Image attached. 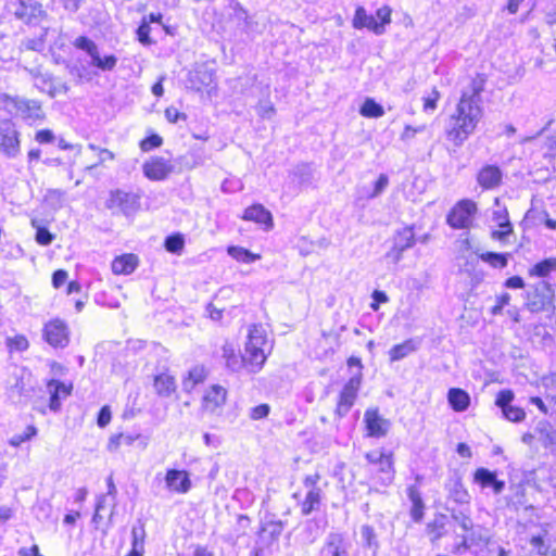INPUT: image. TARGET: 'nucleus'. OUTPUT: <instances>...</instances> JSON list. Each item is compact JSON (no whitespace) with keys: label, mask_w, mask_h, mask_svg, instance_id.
<instances>
[{"label":"nucleus","mask_w":556,"mask_h":556,"mask_svg":"<svg viewBox=\"0 0 556 556\" xmlns=\"http://www.w3.org/2000/svg\"><path fill=\"white\" fill-rule=\"evenodd\" d=\"M513 400L514 393L510 390H502L498 392L495 403L502 410H504V408L510 406Z\"/></svg>","instance_id":"49"},{"label":"nucleus","mask_w":556,"mask_h":556,"mask_svg":"<svg viewBox=\"0 0 556 556\" xmlns=\"http://www.w3.org/2000/svg\"><path fill=\"white\" fill-rule=\"evenodd\" d=\"M447 401L455 412H464L470 404V396L463 389L452 388L448 390Z\"/></svg>","instance_id":"28"},{"label":"nucleus","mask_w":556,"mask_h":556,"mask_svg":"<svg viewBox=\"0 0 556 556\" xmlns=\"http://www.w3.org/2000/svg\"><path fill=\"white\" fill-rule=\"evenodd\" d=\"M532 291H528L527 306L531 312H542L552 304L554 291L546 281L535 283Z\"/></svg>","instance_id":"10"},{"label":"nucleus","mask_w":556,"mask_h":556,"mask_svg":"<svg viewBox=\"0 0 556 556\" xmlns=\"http://www.w3.org/2000/svg\"><path fill=\"white\" fill-rule=\"evenodd\" d=\"M131 538H132V542H131L132 548L144 549L146 530H144V525L141 520H138L137 523L132 527Z\"/></svg>","instance_id":"44"},{"label":"nucleus","mask_w":556,"mask_h":556,"mask_svg":"<svg viewBox=\"0 0 556 556\" xmlns=\"http://www.w3.org/2000/svg\"><path fill=\"white\" fill-rule=\"evenodd\" d=\"M227 391L220 386H213L203 397V406L206 410L214 413L226 402Z\"/></svg>","instance_id":"22"},{"label":"nucleus","mask_w":556,"mask_h":556,"mask_svg":"<svg viewBox=\"0 0 556 556\" xmlns=\"http://www.w3.org/2000/svg\"><path fill=\"white\" fill-rule=\"evenodd\" d=\"M394 245L400 251H405L415 244V235L412 227H405L394 236Z\"/></svg>","instance_id":"33"},{"label":"nucleus","mask_w":556,"mask_h":556,"mask_svg":"<svg viewBox=\"0 0 556 556\" xmlns=\"http://www.w3.org/2000/svg\"><path fill=\"white\" fill-rule=\"evenodd\" d=\"M556 270V258H546L535 264L530 270V276L547 277L551 271Z\"/></svg>","instance_id":"38"},{"label":"nucleus","mask_w":556,"mask_h":556,"mask_svg":"<svg viewBox=\"0 0 556 556\" xmlns=\"http://www.w3.org/2000/svg\"><path fill=\"white\" fill-rule=\"evenodd\" d=\"M242 218L257 224H264L267 228L273 227V216L262 204H253L249 206L244 211Z\"/></svg>","instance_id":"24"},{"label":"nucleus","mask_w":556,"mask_h":556,"mask_svg":"<svg viewBox=\"0 0 556 556\" xmlns=\"http://www.w3.org/2000/svg\"><path fill=\"white\" fill-rule=\"evenodd\" d=\"M492 222L495 223L497 227H508L511 225L508 218V212L505 207L500 205L498 199L495 200V208L492 212Z\"/></svg>","instance_id":"43"},{"label":"nucleus","mask_w":556,"mask_h":556,"mask_svg":"<svg viewBox=\"0 0 556 556\" xmlns=\"http://www.w3.org/2000/svg\"><path fill=\"white\" fill-rule=\"evenodd\" d=\"M111 418H112L111 409L108 405H105L100 409V412L98 414L97 424L100 428H104L110 424Z\"/></svg>","instance_id":"59"},{"label":"nucleus","mask_w":556,"mask_h":556,"mask_svg":"<svg viewBox=\"0 0 556 556\" xmlns=\"http://www.w3.org/2000/svg\"><path fill=\"white\" fill-rule=\"evenodd\" d=\"M185 245V239L181 233L170 235L165 239L164 247L166 251L180 255Z\"/></svg>","instance_id":"42"},{"label":"nucleus","mask_w":556,"mask_h":556,"mask_svg":"<svg viewBox=\"0 0 556 556\" xmlns=\"http://www.w3.org/2000/svg\"><path fill=\"white\" fill-rule=\"evenodd\" d=\"M473 481L482 489L492 488L495 494L502 493L505 488V482L497 479L496 472L482 467L475 471Z\"/></svg>","instance_id":"18"},{"label":"nucleus","mask_w":556,"mask_h":556,"mask_svg":"<svg viewBox=\"0 0 556 556\" xmlns=\"http://www.w3.org/2000/svg\"><path fill=\"white\" fill-rule=\"evenodd\" d=\"M502 413L506 419L514 422H519L523 420L526 417V413L523 412V409L513 405L508 406L507 408H504Z\"/></svg>","instance_id":"48"},{"label":"nucleus","mask_w":556,"mask_h":556,"mask_svg":"<svg viewBox=\"0 0 556 556\" xmlns=\"http://www.w3.org/2000/svg\"><path fill=\"white\" fill-rule=\"evenodd\" d=\"M67 279V271L63 269H58L52 275V285L54 288H60L65 283Z\"/></svg>","instance_id":"64"},{"label":"nucleus","mask_w":556,"mask_h":556,"mask_svg":"<svg viewBox=\"0 0 556 556\" xmlns=\"http://www.w3.org/2000/svg\"><path fill=\"white\" fill-rule=\"evenodd\" d=\"M407 496L412 502L410 515L415 521H420L424 516V502L421 494L416 485H410L407 489Z\"/></svg>","instance_id":"30"},{"label":"nucleus","mask_w":556,"mask_h":556,"mask_svg":"<svg viewBox=\"0 0 556 556\" xmlns=\"http://www.w3.org/2000/svg\"><path fill=\"white\" fill-rule=\"evenodd\" d=\"M361 539L363 546L370 549L372 555H376L379 548V542L377 534L371 526L364 525L361 527Z\"/></svg>","instance_id":"34"},{"label":"nucleus","mask_w":556,"mask_h":556,"mask_svg":"<svg viewBox=\"0 0 556 556\" xmlns=\"http://www.w3.org/2000/svg\"><path fill=\"white\" fill-rule=\"evenodd\" d=\"M24 70L34 79L35 86L42 92H47L50 97H55L56 88L53 86L52 75L42 72L40 67H24Z\"/></svg>","instance_id":"20"},{"label":"nucleus","mask_w":556,"mask_h":556,"mask_svg":"<svg viewBox=\"0 0 556 556\" xmlns=\"http://www.w3.org/2000/svg\"><path fill=\"white\" fill-rule=\"evenodd\" d=\"M165 117L169 123H177L179 119H187L186 114L180 113L176 108H167L165 110Z\"/></svg>","instance_id":"63"},{"label":"nucleus","mask_w":556,"mask_h":556,"mask_svg":"<svg viewBox=\"0 0 556 556\" xmlns=\"http://www.w3.org/2000/svg\"><path fill=\"white\" fill-rule=\"evenodd\" d=\"M48 392L50 393V409L53 412L59 410L61 396L65 397L71 393V387L65 386L59 380H50L47 384Z\"/></svg>","instance_id":"25"},{"label":"nucleus","mask_w":556,"mask_h":556,"mask_svg":"<svg viewBox=\"0 0 556 556\" xmlns=\"http://www.w3.org/2000/svg\"><path fill=\"white\" fill-rule=\"evenodd\" d=\"M149 34H150V26H149V23L147 22V20L144 18L143 22L140 24V26L137 29L138 40L142 45H150L151 39H150Z\"/></svg>","instance_id":"53"},{"label":"nucleus","mask_w":556,"mask_h":556,"mask_svg":"<svg viewBox=\"0 0 556 556\" xmlns=\"http://www.w3.org/2000/svg\"><path fill=\"white\" fill-rule=\"evenodd\" d=\"M510 301V294L505 292L502 295L496 298V304L491 308V314L496 316L502 313V309L505 305H508Z\"/></svg>","instance_id":"56"},{"label":"nucleus","mask_w":556,"mask_h":556,"mask_svg":"<svg viewBox=\"0 0 556 556\" xmlns=\"http://www.w3.org/2000/svg\"><path fill=\"white\" fill-rule=\"evenodd\" d=\"M43 338L53 348H65L70 342L67 325L61 319L50 320L45 325Z\"/></svg>","instance_id":"12"},{"label":"nucleus","mask_w":556,"mask_h":556,"mask_svg":"<svg viewBox=\"0 0 556 556\" xmlns=\"http://www.w3.org/2000/svg\"><path fill=\"white\" fill-rule=\"evenodd\" d=\"M366 459L371 466L370 471L378 475V479L382 485H389L392 483L395 472L392 453L376 450L367 453Z\"/></svg>","instance_id":"5"},{"label":"nucleus","mask_w":556,"mask_h":556,"mask_svg":"<svg viewBox=\"0 0 556 556\" xmlns=\"http://www.w3.org/2000/svg\"><path fill=\"white\" fill-rule=\"evenodd\" d=\"M193 79H197L201 86H210L213 84V73L207 70H198L193 74Z\"/></svg>","instance_id":"52"},{"label":"nucleus","mask_w":556,"mask_h":556,"mask_svg":"<svg viewBox=\"0 0 556 556\" xmlns=\"http://www.w3.org/2000/svg\"><path fill=\"white\" fill-rule=\"evenodd\" d=\"M18 131L10 119L0 122V151L8 157L13 159L20 154Z\"/></svg>","instance_id":"9"},{"label":"nucleus","mask_w":556,"mask_h":556,"mask_svg":"<svg viewBox=\"0 0 556 556\" xmlns=\"http://www.w3.org/2000/svg\"><path fill=\"white\" fill-rule=\"evenodd\" d=\"M138 265V258L134 254H124L112 262V271L116 275H129Z\"/></svg>","instance_id":"26"},{"label":"nucleus","mask_w":556,"mask_h":556,"mask_svg":"<svg viewBox=\"0 0 556 556\" xmlns=\"http://www.w3.org/2000/svg\"><path fill=\"white\" fill-rule=\"evenodd\" d=\"M479 257L494 268H504L507 266L508 263L506 254H501L496 252L481 253Z\"/></svg>","instance_id":"40"},{"label":"nucleus","mask_w":556,"mask_h":556,"mask_svg":"<svg viewBox=\"0 0 556 556\" xmlns=\"http://www.w3.org/2000/svg\"><path fill=\"white\" fill-rule=\"evenodd\" d=\"M448 496L455 503L458 504H468L470 500V495L467 490L464 488L463 483L459 479L452 481L448 488Z\"/></svg>","instance_id":"36"},{"label":"nucleus","mask_w":556,"mask_h":556,"mask_svg":"<svg viewBox=\"0 0 556 556\" xmlns=\"http://www.w3.org/2000/svg\"><path fill=\"white\" fill-rule=\"evenodd\" d=\"M223 357L226 359V366L230 370L239 371L244 367L250 372V365L245 359V354L242 356L237 355L231 345L226 344L223 346Z\"/></svg>","instance_id":"27"},{"label":"nucleus","mask_w":556,"mask_h":556,"mask_svg":"<svg viewBox=\"0 0 556 556\" xmlns=\"http://www.w3.org/2000/svg\"><path fill=\"white\" fill-rule=\"evenodd\" d=\"M227 253L236 261L244 264H250L261 258L260 254L252 253L242 247L236 245L228 247Z\"/></svg>","instance_id":"35"},{"label":"nucleus","mask_w":556,"mask_h":556,"mask_svg":"<svg viewBox=\"0 0 556 556\" xmlns=\"http://www.w3.org/2000/svg\"><path fill=\"white\" fill-rule=\"evenodd\" d=\"M142 169L148 179L164 180L173 172L174 167L167 160L155 156L147 161Z\"/></svg>","instance_id":"16"},{"label":"nucleus","mask_w":556,"mask_h":556,"mask_svg":"<svg viewBox=\"0 0 556 556\" xmlns=\"http://www.w3.org/2000/svg\"><path fill=\"white\" fill-rule=\"evenodd\" d=\"M164 482L169 492L177 494H186L192 486L189 473L186 470L167 469Z\"/></svg>","instance_id":"15"},{"label":"nucleus","mask_w":556,"mask_h":556,"mask_svg":"<svg viewBox=\"0 0 556 556\" xmlns=\"http://www.w3.org/2000/svg\"><path fill=\"white\" fill-rule=\"evenodd\" d=\"M154 389L161 396H169L175 391V379L169 375H159L154 378Z\"/></svg>","instance_id":"31"},{"label":"nucleus","mask_w":556,"mask_h":556,"mask_svg":"<svg viewBox=\"0 0 556 556\" xmlns=\"http://www.w3.org/2000/svg\"><path fill=\"white\" fill-rule=\"evenodd\" d=\"M106 208L113 214L132 215L140 206L139 197L132 192L121 189L112 190L105 203Z\"/></svg>","instance_id":"6"},{"label":"nucleus","mask_w":556,"mask_h":556,"mask_svg":"<svg viewBox=\"0 0 556 556\" xmlns=\"http://www.w3.org/2000/svg\"><path fill=\"white\" fill-rule=\"evenodd\" d=\"M35 139L37 142L43 144V143H51L55 139V136L52 130L50 129H41L36 132Z\"/></svg>","instance_id":"61"},{"label":"nucleus","mask_w":556,"mask_h":556,"mask_svg":"<svg viewBox=\"0 0 556 556\" xmlns=\"http://www.w3.org/2000/svg\"><path fill=\"white\" fill-rule=\"evenodd\" d=\"M14 106L24 118L38 119L42 117L41 105L36 100L16 98L13 100Z\"/></svg>","instance_id":"23"},{"label":"nucleus","mask_w":556,"mask_h":556,"mask_svg":"<svg viewBox=\"0 0 556 556\" xmlns=\"http://www.w3.org/2000/svg\"><path fill=\"white\" fill-rule=\"evenodd\" d=\"M452 519L456 526H458L463 533L468 532V530L472 529L473 521L468 513L464 510H452Z\"/></svg>","instance_id":"41"},{"label":"nucleus","mask_w":556,"mask_h":556,"mask_svg":"<svg viewBox=\"0 0 556 556\" xmlns=\"http://www.w3.org/2000/svg\"><path fill=\"white\" fill-rule=\"evenodd\" d=\"M352 25L355 29L367 28L376 35H382L386 31L382 24H378L376 17L368 14L364 7L356 8Z\"/></svg>","instance_id":"17"},{"label":"nucleus","mask_w":556,"mask_h":556,"mask_svg":"<svg viewBox=\"0 0 556 556\" xmlns=\"http://www.w3.org/2000/svg\"><path fill=\"white\" fill-rule=\"evenodd\" d=\"M485 79L477 75L462 93L455 113L451 115L445 127L446 138L456 147H460L473 134L483 116L481 92Z\"/></svg>","instance_id":"1"},{"label":"nucleus","mask_w":556,"mask_h":556,"mask_svg":"<svg viewBox=\"0 0 556 556\" xmlns=\"http://www.w3.org/2000/svg\"><path fill=\"white\" fill-rule=\"evenodd\" d=\"M513 233V225L504 227V230H492L491 238L502 243H507L509 236Z\"/></svg>","instance_id":"55"},{"label":"nucleus","mask_w":556,"mask_h":556,"mask_svg":"<svg viewBox=\"0 0 556 556\" xmlns=\"http://www.w3.org/2000/svg\"><path fill=\"white\" fill-rule=\"evenodd\" d=\"M364 421L367 435L372 438H383L388 434L391 422L383 418L377 408H370L365 412Z\"/></svg>","instance_id":"14"},{"label":"nucleus","mask_w":556,"mask_h":556,"mask_svg":"<svg viewBox=\"0 0 556 556\" xmlns=\"http://www.w3.org/2000/svg\"><path fill=\"white\" fill-rule=\"evenodd\" d=\"M455 539L456 543L452 549L454 554L464 555L466 552H471L475 556H479L491 540L488 530L481 526H473L465 533H456Z\"/></svg>","instance_id":"2"},{"label":"nucleus","mask_w":556,"mask_h":556,"mask_svg":"<svg viewBox=\"0 0 556 556\" xmlns=\"http://www.w3.org/2000/svg\"><path fill=\"white\" fill-rule=\"evenodd\" d=\"M206 378V372L203 366H194L188 371V376L182 380V390L187 393L192 392L195 387L203 383Z\"/></svg>","instance_id":"29"},{"label":"nucleus","mask_w":556,"mask_h":556,"mask_svg":"<svg viewBox=\"0 0 556 556\" xmlns=\"http://www.w3.org/2000/svg\"><path fill=\"white\" fill-rule=\"evenodd\" d=\"M321 556H349V546L339 533H330L320 552Z\"/></svg>","instance_id":"19"},{"label":"nucleus","mask_w":556,"mask_h":556,"mask_svg":"<svg viewBox=\"0 0 556 556\" xmlns=\"http://www.w3.org/2000/svg\"><path fill=\"white\" fill-rule=\"evenodd\" d=\"M266 343V333L263 327L257 325L251 326L245 343V359L250 365V372L258 371L265 363L264 346Z\"/></svg>","instance_id":"3"},{"label":"nucleus","mask_w":556,"mask_h":556,"mask_svg":"<svg viewBox=\"0 0 556 556\" xmlns=\"http://www.w3.org/2000/svg\"><path fill=\"white\" fill-rule=\"evenodd\" d=\"M391 12L392 10L388 5L378 9L376 12V16L380 20L378 24H382L386 28V25L391 23Z\"/></svg>","instance_id":"60"},{"label":"nucleus","mask_w":556,"mask_h":556,"mask_svg":"<svg viewBox=\"0 0 556 556\" xmlns=\"http://www.w3.org/2000/svg\"><path fill=\"white\" fill-rule=\"evenodd\" d=\"M365 117H381L384 114L383 108L374 99H366L359 110Z\"/></svg>","instance_id":"39"},{"label":"nucleus","mask_w":556,"mask_h":556,"mask_svg":"<svg viewBox=\"0 0 556 556\" xmlns=\"http://www.w3.org/2000/svg\"><path fill=\"white\" fill-rule=\"evenodd\" d=\"M48 33L49 29L45 28L38 37L23 39L21 41L20 49L42 52L46 48Z\"/></svg>","instance_id":"32"},{"label":"nucleus","mask_w":556,"mask_h":556,"mask_svg":"<svg viewBox=\"0 0 556 556\" xmlns=\"http://www.w3.org/2000/svg\"><path fill=\"white\" fill-rule=\"evenodd\" d=\"M11 8L15 17L27 24L35 23L45 14L42 5L35 0H18L11 3Z\"/></svg>","instance_id":"13"},{"label":"nucleus","mask_w":556,"mask_h":556,"mask_svg":"<svg viewBox=\"0 0 556 556\" xmlns=\"http://www.w3.org/2000/svg\"><path fill=\"white\" fill-rule=\"evenodd\" d=\"M444 517L438 518L432 525H429L430 532L433 534V540H439L445 534Z\"/></svg>","instance_id":"51"},{"label":"nucleus","mask_w":556,"mask_h":556,"mask_svg":"<svg viewBox=\"0 0 556 556\" xmlns=\"http://www.w3.org/2000/svg\"><path fill=\"white\" fill-rule=\"evenodd\" d=\"M54 236L47 228H38L36 232V241L41 245H49Z\"/></svg>","instance_id":"57"},{"label":"nucleus","mask_w":556,"mask_h":556,"mask_svg":"<svg viewBox=\"0 0 556 556\" xmlns=\"http://www.w3.org/2000/svg\"><path fill=\"white\" fill-rule=\"evenodd\" d=\"M478 182L484 189L497 187L502 180V172L495 165H486L478 174Z\"/></svg>","instance_id":"21"},{"label":"nucleus","mask_w":556,"mask_h":556,"mask_svg":"<svg viewBox=\"0 0 556 556\" xmlns=\"http://www.w3.org/2000/svg\"><path fill=\"white\" fill-rule=\"evenodd\" d=\"M163 140L159 135H151L140 142V148L142 151L148 152L154 148H159Z\"/></svg>","instance_id":"50"},{"label":"nucleus","mask_w":556,"mask_h":556,"mask_svg":"<svg viewBox=\"0 0 556 556\" xmlns=\"http://www.w3.org/2000/svg\"><path fill=\"white\" fill-rule=\"evenodd\" d=\"M37 434V429L34 426H28L23 433L14 434L10 440V445L17 447L22 443L29 441Z\"/></svg>","instance_id":"46"},{"label":"nucleus","mask_w":556,"mask_h":556,"mask_svg":"<svg viewBox=\"0 0 556 556\" xmlns=\"http://www.w3.org/2000/svg\"><path fill=\"white\" fill-rule=\"evenodd\" d=\"M476 213L477 204L473 201L460 200L447 214L446 222L454 229H466L472 225Z\"/></svg>","instance_id":"8"},{"label":"nucleus","mask_w":556,"mask_h":556,"mask_svg":"<svg viewBox=\"0 0 556 556\" xmlns=\"http://www.w3.org/2000/svg\"><path fill=\"white\" fill-rule=\"evenodd\" d=\"M416 350V345L413 340H406L403 343L394 345L389 351V356L391 362L400 361Z\"/></svg>","instance_id":"37"},{"label":"nucleus","mask_w":556,"mask_h":556,"mask_svg":"<svg viewBox=\"0 0 556 556\" xmlns=\"http://www.w3.org/2000/svg\"><path fill=\"white\" fill-rule=\"evenodd\" d=\"M74 46L77 49L86 51L90 56V64L103 72L113 71L117 64V58L113 54L101 56L98 46L88 37L79 36L75 39Z\"/></svg>","instance_id":"7"},{"label":"nucleus","mask_w":556,"mask_h":556,"mask_svg":"<svg viewBox=\"0 0 556 556\" xmlns=\"http://www.w3.org/2000/svg\"><path fill=\"white\" fill-rule=\"evenodd\" d=\"M389 185V178L387 175L381 174L375 184L374 191L370 193V198L380 195Z\"/></svg>","instance_id":"58"},{"label":"nucleus","mask_w":556,"mask_h":556,"mask_svg":"<svg viewBox=\"0 0 556 556\" xmlns=\"http://www.w3.org/2000/svg\"><path fill=\"white\" fill-rule=\"evenodd\" d=\"M320 479L321 477L318 472L307 475L303 479V486L306 492L304 498L299 501V506L303 516H308L313 511H318L321 507L324 490L319 485Z\"/></svg>","instance_id":"4"},{"label":"nucleus","mask_w":556,"mask_h":556,"mask_svg":"<svg viewBox=\"0 0 556 556\" xmlns=\"http://www.w3.org/2000/svg\"><path fill=\"white\" fill-rule=\"evenodd\" d=\"M304 526H305V530L308 532L306 540L308 542H314L319 534L317 523L313 519H309L305 522Z\"/></svg>","instance_id":"62"},{"label":"nucleus","mask_w":556,"mask_h":556,"mask_svg":"<svg viewBox=\"0 0 556 556\" xmlns=\"http://www.w3.org/2000/svg\"><path fill=\"white\" fill-rule=\"evenodd\" d=\"M7 344L11 350L23 352L28 349L29 343L26 337L20 334L13 338H8Z\"/></svg>","instance_id":"47"},{"label":"nucleus","mask_w":556,"mask_h":556,"mask_svg":"<svg viewBox=\"0 0 556 556\" xmlns=\"http://www.w3.org/2000/svg\"><path fill=\"white\" fill-rule=\"evenodd\" d=\"M65 192L61 189H49L45 194V201L53 206L61 207L64 201Z\"/></svg>","instance_id":"45"},{"label":"nucleus","mask_w":556,"mask_h":556,"mask_svg":"<svg viewBox=\"0 0 556 556\" xmlns=\"http://www.w3.org/2000/svg\"><path fill=\"white\" fill-rule=\"evenodd\" d=\"M361 383L362 375L356 374L353 377H351L343 387L336 408V415L339 418L344 417L350 412L351 407L354 405Z\"/></svg>","instance_id":"11"},{"label":"nucleus","mask_w":556,"mask_h":556,"mask_svg":"<svg viewBox=\"0 0 556 556\" xmlns=\"http://www.w3.org/2000/svg\"><path fill=\"white\" fill-rule=\"evenodd\" d=\"M270 407L267 404H261L253 407L250 412V418L253 420H260L268 416Z\"/></svg>","instance_id":"54"}]
</instances>
